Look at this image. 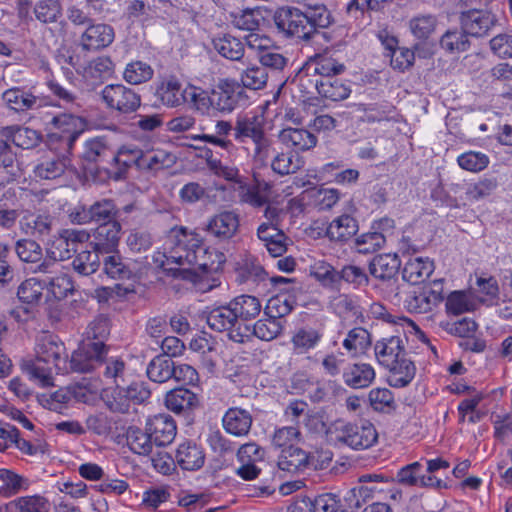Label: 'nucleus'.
Instances as JSON below:
<instances>
[{"label": "nucleus", "mask_w": 512, "mask_h": 512, "mask_svg": "<svg viewBox=\"0 0 512 512\" xmlns=\"http://www.w3.org/2000/svg\"><path fill=\"white\" fill-rule=\"evenodd\" d=\"M171 240L178 245L171 258L176 260L179 269H193L198 273H218L222 270L226 257L215 248L205 247L203 237L196 230L184 226L170 229Z\"/></svg>", "instance_id": "obj_1"}, {"label": "nucleus", "mask_w": 512, "mask_h": 512, "mask_svg": "<svg viewBox=\"0 0 512 512\" xmlns=\"http://www.w3.org/2000/svg\"><path fill=\"white\" fill-rule=\"evenodd\" d=\"M35 357L23 361L30 379L42 387L53 385V373H67L68 361L64 344L54 335L43 333L35 343Z\"/></svg>", "instance_id": "obj_2"}, {"label": "nucleus", "mask_w": 512, "mask_h": 512, "mask_svg": "<svg viewBox=\"0 0 512 512\" xmlns=\"http://www.w3.org/2000/svg\"><path fill=\"white\" fill-rule=\"evenodd\" d=\"M377 437V431L369 421L351 423L337 420L326 429V439L331 445L354 450L370 448L376 443Z\"/></svg>", "instance_id": "obj_3"}, {"label": "nucleus", "mask_w": 512, "mask_h": 512, "mask_svg": "<svg viewBox=\"0 0 512 512\" xmlns=\"http://www.w3.org/2000/svg\"><path fill=\"white\" fill-rule=\"evenodd\" d=\"M301 432L297 425L276 428L272 435V445L281 450L278 467L290 473L297 472L308 464V456L298 447Z\"/></svg>", "instance_id": "obj_4"}, {"label": "nucleus", "mask_w": 512, "mask_h": 512, "mask_svg": "<svg viewBox=\"0 0 512 512\" xmlns=\"http://www.w3.org/2000/svg\"><path fill=\"white\" fill-rule=\"evenodd\" d=\"M207 324L214 331L227 332L229 339L235 343L243 344L250 340L247 333L249 328L239 323L230 302L211 309L207 315Z\"/></svg>", "instance_id": "obj_5"}, {"label": "nucleus", "mask_w": 512, "mask_h": 512, "mask_svg": "<svg viewBox=\"0 0 512 512\" xmlns=\"http://www.w3.org/2000/svg\"><path fill=\"white\" fill-rule=\"evenodd\" d=\"M278 31L285 37L308 41L313 37L312 25L304 12L295 7L278 8L273 16Z\"/></svg>", "instance_id": "obj_6"}, {"label": "nucleus", "mask_w": 512, "mask_h": 512, "mask_svg": "<svg viewBox=\"0 0 512 512\" xmlns=\"http://www.w3.org/2000/svg\"><path fill=\"white\" fill-rule=\"evenodd\" d=\"M36 238L19 239L14 244V251L19 260L30 265L33 273L55 272L58 267L55 252L53 256H43L41 245L35 240Z\"/></svg>", "instance_id": "obj_7"}, {"label": "nucleus", "mask_w": 512, "mask_h": 512, "mask_svg": "<svg viewBox=\"0 0 512 512\" xmlns=\"http://www.w3.org/2000/svg\"><path fill=\"white\" fill-rule=\"evenodd\" d=\"M108 348L101 342L84 340L75 350L68 362V371L88 373L100 366L107 355Z\"/></svg>", "instance_id": "obj_8"}, {"label": "nucleus", "mask_w": 512, "mask_h": 512, "mask_svg": "<svg viewBox=\"0 0 512 512\" xmlns=\"http://www.w3.org/2000/svg\"><path fill=\"white\" fill-rule=\"evenodd\" d=\"M402 293L404 308L414 314L429 313L443 300L441 283L436 281L434 288H414Z\"/></svg>", "instance_id": "obj_9"}, {"label": "nucleus", "mask_w": 512, "mask_h": 512, "mask_svg": "<svg viewBox=\"0 0 512 512\" xmlns=\"http://www.w3.org/2000/svg\"><path fill=\"white\" fill-rule=\"evenodd\" d=\"M101 99L108 109L120 113H132L141 105V97L133 89L122 84H110L101 91Z\"/></svg>", "instance_id": "obj_10"}, {"label": "nucleus", "mask_w": 512, "mask_h": 512, "mask_svg": "<svg viewBox=\"0 0 512 512\" xmlns=\"http://www.w3.org/2000/svg\"><path fill=\"white\" fill-rule=\"evenodd\" d=\"M103 272L114 280H136L144 273V266L135 260L125 259L118 252L101 254Z\"/></svg>", "instance_id": "obj_11"}, {"label": "nucleus", "mask_w": 512, "mask_h": 512, "mask_svg": "<svg viewBox=\"0 0 512 512\" xmlns=\"http://www.w3.org/2000/svg\"><path fill=\"white\" fill-rule=\"evenodd\" d=\"M43 121L50 131L64 134L62 140L66 148L69 145H74L86 124L83 117L73 113H60L57 115H49L47 113L43 117Z\"/></svg>", "instance_id": "obj_12"}, {"label": "nucleus", "mask_w": 512, "mask_h": 512, "mask_svg": "<svg viewBox=\"0 0 512 512\" xmlns=\"http://www.w3.org/2000/svg\"><path fill=\"white\" fill-rule=\"evenodd\" d=\"M242 93V87L235 80H219L210 95L211 109L213 108L219 112H232L238 105Z\"/></svg>", "instance_id": "obj_13"}, {"label": "nucleus", "mask_w": 512, "mask_h": 512, "mask_svg": "<svg viewBox=\"0 0 512 512\" xmlns=\"http://www.w3.org/2000/svg\"><path fill=\"white\" fill-rule=\"evenodd\" d=\"M240 217L234 211H222L208 219L203 230L219 241H228L239 231Z\"/></svg>", "instance_id": "obj_14"}, {"label": "nucleus", "mask_w": 512, "mask_h": 512, "mask_svg": "<svg viewBox=\"0 0 512 512\" xmlns=\"http://www.w3.org/2000/svg\"><path fill=\"white\" fill-rule=\"evenodd\" d=\"M54 222L49 212L26 210L20 217L19 229L26 236L40 239L51 234Z\"/></svg>", "instance_id": "obj_15"}, {"label": "nucleus", "mask_w": 512, "mask_h": 512, "mask_svg": "<svg viewBox=\"0 0 512 512\" xmlns=\"http://www.w3.org/2000/svg\"><path fill=\"white\" fill-rule=\"evenodd\" d=\"M114 39L115 31L112 26L92 23L81 34L79 44L84 51H98L110 46Z\"/></svg>", "instance_id": "obj_16"}, {"label": "nucleus", "mask_w": 512, "mask_h": 512, "mask_svg": "<svg viewBox=\"0 0 512 512\" xmlns=\"http://www.w3.org/2000/svg\"><path fill=\"white\" fill-rule=\"evenodd\" d=\"M461 27L473 37H483L497 24L495 14L485 10H469L460 17Z\"/></svg>", "instance_id": "obj_17"}, {"label": "nucleus", "mask_w": 512, "mask_h": 512, "mask_svg": "<svg viewBox=\"0 0 512 512\" xmlns=\"http://www.w3.org/2000/svg\"><path fill=\"white\" fill-rule=\"evenodd\" d=\"M2 100L10 110L18 113L45 107L40 97L22 87L5 90L2 93Z\"/></svg>", "instance_id": "obj_18"}, {"label": "nucleus", "mask_w": 512, "mask_h": 512, "mask_svg": "<svg viewBox=\"0 0 512 512\" xmlns=\"http://www.w3.org/2000/svg\"><path fill=\"white\" fill-rule=\"evenodd\" d=\"M121 234V225L118 221H107L100 224L93 233L91 245L101 254L115 251Z\"/></svg>", "instance_id": "obj_19"}, {"label": "nucleus", "mask_w": 512, "mask_h": 512, "mask_svg": "<svg viewBox=\"0 0 512 512\" xmlns=\"http://www.w3.org/2000/svg\"><path fill=\"white\" fill-rule=\"evenodd\" d=\"M118 211L111 200L104 199L95 202L89 208H82L79 211L71 213V221L77 224H86L91 221L107 222L113 221L112 218L116 216Z\"/></svg>", "instance_id": "obj_20"}, {"label": "nucleus", "mask_w": 512, "mask_h": 512, "mask_svg": "<svg viewBox=\"0 0 512 512\" xmlns=\"http://www.w3.org/2000/svg\"><path fill=\"white\" fill-rule=\"evenodd\" d=\"M146 430L157 446H166L173 442L177 433L175 420L168 414H157L149 418Z\"/></svg>", "instance_id": "obj_21"}, {"label": "nucleus", "mask_w": 512, "mask_h": 512, "mask_svg": "<svg viewBox=\"0 0 512 512\" xmlns=\"http://www.w3.org/2000/svg\"><path fill=\"white\" fill-rule=\"evenodd\" d=\"M71 167V160L66 155L51 154L44 156L34 167V174L43 180L61 178Z\"/></svg>", "instance_id": "obj_22"}, {"label": "nucleus", "mask_w": 512, "mask_h": 512, "mask_svg": "<svg viewBox=\"0 0 512 512\" xmlns=\"http://www.w3.org/2000/svg\"><path fill=\"white\" fill-rule=\"evenodd\" d=\"M265 120L262 115H239L234 122V139L239 143H247L265 132Z\"/></svg>", "instance_id": "obj_23"}, {"label": "nucleus", "mask_w": 512, "mask_h": 512, "mask_svg": "<svg viewBox=\"0 0 512 512\" xmlns=\"http://www.w3.org/2000/svg\"><path fill=\"white\" fill-rule=\"evenodd\" d=\"M252 423L253 418L250 412L238 407L229 408L222 418L224 430L235 437L247 436Z\"/></svg>", "instance_id": "obj_24"}, {"label": "nucleus", "mask_w": 512, "mask_h": 512, "mask_svg": "<svg viewBox=\"0 0 512 512\" xmlns=\"http://www.w3.org/2000/svg\"><path fill=\"white\" fill-rule=\"evenodd\" d=\"M155 96L161 104L167 107L173 108L184 104V89L175 76H168L160 80L156 86Z\"/></svg>", "instance_id": "obj_25"}, {"label": "nucleus", "mask_w": 512, "mask_h": 512, "mask_svg": "<svg viewBox=\"0 0 512 512\" xmlns=\"http://www.w3.org/2000/svg\"><path fill=\"white\" fill-rule=\"evenodd\" d=\"M176 162L174 154L164 149H141L140 171L156 174L157 172L170 168Z\"/></svg>", "instance_id": "obj_26"}, {"label": "nucleus", "mask_w": 512, "mask_h": 512, "mask_svg": "<svg viewBox=\"0 0 512 512\" xmlns=\"http://www.w3.org/2000/svg\"><path fill=\"white\" fill-rule=\"evenodd\" d=\"M175 461L183 470L195 471L204 465L205 454L195 442L185 441L178 446Z\"/></svg>", "instance_id": "obj_27"}, {"label": "nucleus", "mask_w": 512, "mask_h": 512, "mask_svg": "<svg viewBox=\"0 0 512 512\" xmlns=\"http://www.w3.org/2000/svg\"><path fill=\"white\" fill-rule=\"evenodd\" d=\"M374 350L379 363L384 367L391 366L395 360L406 354L404 340L399 335L383 338L375 344Z\"/></svg>", "instance_id": "obj_28"}, {"label": "nucleus", "mask_w": 512, "mask_h": 512, "mask_svg": "<svg viewBox=\"0 0 512 512\" xmlns=\"http://www.w3.org/2000/svg\"><path fill=\"white\" fill-rule=\"evenodd\" d=\"M343 382L352 389L368 387L375 379L374 368L366 363H354L342 372Z\"/></svg>", "instance_id": "obj_29"}, {"label": "nucleus", "mask_w": 512, "mask_h": 512, "mask_svg": "<svg viewBox=\"0 0 512 512\" xmlns=\"http://www.w3.org/2000/svg\"><path fill=\"white\" fill-rule=\"evenodd\" d=\"M271 185L268 182H257L247 185L244 181L239 186V201L254 208H261L269 203Z\"/></svg>", "instance_id": "obj_30"}, {"label": "nucleus", "mask_w": 512, "mask_h": 512, "mask_svg": "<svg viewBox=\"0 0 512 512\" xmlns=\"http://www.w3.org/2000/svg\"><path fill=\"white\" fill-rule=\"evenodd\" d=\"M140 158L141 149L136 145H123L117 153L113 156V162L117 166V171L114 174L115 180H121L126 177V174L132 166H135L140 171Z\"/></svg>", "instance_id": "obj_31"}, {"label": "nucleus", "mask_w": 512, "mask_h": 512, "mask_svg": "<svg viewBox=\"0 0 512 512\" xmlns=\"http://www.w3.org/2000/svg\"><path fill=\"white\" fill-rule=\"evenodd\" d=\"M434 271V263L428 257L410 258L404 265L403 279L413 285L424 282Z\"/></svg>", "instance_id": "obj_32"}, {"label": "nucleus", "mask_w": 512, "mask_h": 512, "mask_svg": "<svg viewBox=\"0 0 512 512\" xmlns=\"http://www.w3.org/2000/svg\"><path fill=\"white\" fill-rule=\"evenodd\" d=\"M279 137L283 144L298 151L310 150L317 144V137L303 128H285Z\"/></svg>", "instance_id": "obj_33"}, {"label": "nucleus", "mask_w": 512, "mask_h": 512, "mask_svg": "<svg viewBox=\"0 0 512 512\" xmlns=\"http://www.w3.org/2000/svg\"><path fill=\"white\" fill-rule=\"evenodd\" d=\"M235 315L242 324L244 321L255 319L262 310V304L260 300L253 295H239L229 301Z\"/></svg>", "instance_id": "obj_34"}, {"label": "nucleus", "mask_w": 512, "mask_h": 512, "mask_svg": "<svg viewBox=\"0 0 512 512\" xmlns=\"http://www.w3.org/2000/svg\"><path fill=\"white\" fill-rule=\"evenodd\" d=\"M386 368L390 371V384L397 388L407 386L416 373L414 363L407 358L406 354L395 360L391 366H386Z\"/></svg>", "instance_id": "obj_35"}, {"label": "nucleus", "mask_w": 512, "mask_h": 512, "mask_svg": "<svg viewBox=\"0 0 512 512\" xmlns=\"http://www.w3.org/2000/svg\"><path fill=\"white\" fill-rule=\"evenodd\" d=\"M358 231V223L349 214H343L331 221L327 227V236L331 240L346 241L352 238Z\"/></svg>", "instance_id": "obj_36"}, {"label": "nucleus", "mask_w": 512, "mask_h": 512, "mask_svg": "<svg viewBox=\"0 0 512 512\" xmlns=\"http://www.w3.org/2000/svg\"><path fill=\"white\" fill-rule=\"evenodd\" d=\"M401 262L397 254H380L370 263L371 274L382 280H390L398 273Z\"/></svg>", "instance_id": "obj_37"}, {"label": "nucleus", "mask_w": 512, "mask_h": 512, "mask_svg": "<svg viewBox=\"0 0 512 512\" xmlns=\"http://www.w3.org/2000/svg\"><path fill=\"white\" fill-rule=\"evenodd\" d=\"M30 481L13 470L0 468V495L12 497L28 490Z\"/></svg>", "instance_id": "obj_38"}, {"label": "nucleus", "mask_w": 512, "mask_h": 512, "mask_svg": "<svg viewBox=\"0 0 512 512\" xmlns=\"http://www.w3.org/2000/svg\"><path fill=\"white\" fill-rule=\"evenodd\" d=\"M305 161L295 151L280 152L271 161L272 170L281 176L290 175L303 168Z\"/></svg>", "instance_id": "obj_39"}, {"label": "nucleus", "mask_w": 512, "mask_h": 512, "mask_svg": "<svg viewBox=\"0 0 512 512\" xmlns=\"http://www.w3.org/2000/svg\"><path fill=\"white\" fill-rule=\"evenodd\" d=\"M201 156L206 159L208 169L217 177L226 181L240 184L244 181L236 166L223 164L219 159L213 157L210 149H204Z\"/></svg>", "instance_id": "obj_40"}, {"label": "nucleus", "mask_w": 512, "mask_h": 512, "mask_svg": "<svg viewBox=\"0 0 512 512\" xmlns=\"http://www.w3.org/2000/svg\"><path fill=\"white\" fill-rule=\"evenodd\" d=\"M198 404L196 394L188 389L177 388L169 391L165 397V406L168 410L181 413L192 409Z\"/></svg>", "instance_id": "obj_41"}, {"label": "nucleus", "mask_w": 512, "mask_h": 512, "mask_svg": "<svg viewBox=\"0 0 512 512\" xmlns=\"http://www.w3.org/2000/svg\"><path fill=\"white\" fill-rule=\"evenodd\" d=\"M214 49L224 58L239 61L244 56V44L230 34H224L213 39Z\"/></svg>", "instance_id": "obj_42"}, {"label": "nucleus", "mask_w": 512, "mask_h": 512, "mask_svg": "<svg viewBox=\"0 0 512 512\" xmlns=\"http://www.w3.org/2000/svg\"><path fill=\"white\" fill-rule=\"evenodd\" d=\"M44 279L45 288H47L55 298H65L69 293L74 290V285L71 278L62 271V266L58 262V267L55 272H47Z\"/></svg>", "instance_id": "obj_43"}, {"label": "nucleus", "mask_w": 512, "mask_h": 512, "mask_svg": "<svg viewBox=\"0 0 512 512\" xmlns=\"http://www.w3.org/2000/svg\"><path fill=\"white\" fill-rule=\"evenodd\" d=\"M114 68L115 65L110 57L98 56L83 68V76L86 79L102 82L112 77Z\"/></svg>", "instance_id": "obj_44"}, {"label": "nucleus", "mask_w": 512, "mask_h": 512, "mask_svg": "<svg viewBox=\"0 0 512 512\" xmlns=\"http://www.w3.org/2000/svg\"><path fill=\"white\" fill-rule=\"evenodd\" d=\"M498 180L494 176H484L477 182L470 183L465 189V198L470 202L480 201L491 196L498 188Z\"/></svg>", "instance_id": "obj_45"}, {"label": "nucleus", "mask_w": 512, "mask_h": 512, "mask_svg": "<svg viewBox=\"0 0 512 512\" xmlns=\"http://www.w3.org/2000/svg\"><path fill=\"white\" fill-rule=\"evenodd\" d=\"M316 88L318 93L332 101H341L349 97L350 88L335 78H324L316 82Z\"/></svg>", "instance_id": "obj_46"}, {"label": "nucleus", "mask_w": 512, "mask_h": 512, "mask_svg": "<svg viewBox=\"0 0 512 512\" xmlns=\"http://www.w3.org/2000/svg\"><path fill=\"white\" fill-rule=\"evenodd\" d=\"M323 335L319 330L313 328H301L292 336L293 349L298 354L307 353L314 349L321 341Z\"/></svg>", "instance_id": "obj_47"}, {"label": "nucleus", "mask_w": 512, "mask_h": 512, "mask_svg": "<svg viewBox=\"0 0 512 512\" xmlns=\"http://www.w3.org/2000/svg\"><path fill=\"white\" fill-rule=\"evenodd\" d=\"M183 97L184 104H189L192 109L201 114H209L211 110V97L206 90L189 84L184 88Z\"/></svg>", "instance_id": "obj_48"}, {"label": "nucleus", "mask_w": 512, "mask_h": 512, "mask_svg": "<svg viewBox=\"0 0 512 512\" xmlns=\"http://www.w3.org/2000/svg\"><path fill=\"white\" fill-rule=\"evenodd\" d=\"M103 377L106 381L118 386L124 384L128 375L126 362L121 357L104 358L102 364Z\"/></svg>", "instance_id": "obj_49"}, {"label": "nucleus", "mask_w": 512, "mask_h": 512, "mask_svg": "<svg viewBox=\"0 0 512 512\" xmlns=\"http://www.w3.org/2000/svg\"><path fill=\"white\" fill-rule=\"evenodd\" d=\"M174 361L166 356H156L147 367V376L156 383H164L173 376Z\"/></svg>", "instance_id": "obj_50"}, {"label": "nucleus", "mask_w": 512, "mask_h": 512, "mask_svg": "<svg viewBox=\"0 0 512 512\" xmlns=\"http://www.w3.org/2000/svg\"><path fill=\"white\" fill-rule=\"evenodd\" d=\"M215 131L216 135L202 134L194 136L193 139L219 146L228 151L234 148L232 141L224 138L228 136L232 131L234 132V125H232L229 121L219 120L216 122Z\"/></svg>", "instance_id": "obj_51"}, {"label": "nucleus", "mask_w": 512, "mask_h": 512, "mask_svg": "<svg viewBox=\"0 0 512 512\" xmlns=\"http://www.w3.org/2000/svg\"><path fill=\"white\" fill-rule=\"evenodd\" d=\"M154 70L146 62L132 61L128 63L123 72L124 80L131 85H139L153 78Z\"/></svg>", "instance_id": "obj_52"}, {"label": "nucleus", "mask_w": 512, "mask_h": 512, "mask_svg": "<svg viewBox=\"0 0 512 512\" xmlns=\"http://www.w3.org/2000/svg\"><path fill=\"white\" fill-rule=\"evenodd\" d=\"M469 34L461 30H449L440 39V46L449 53H462L469 49Z\"/></svg>", "instance_id": "obj_53"}, {"label": "nucleus", "mask_w": 512, "mask_h": 512, "mask_svg": "<svg viewBox=\"0 0 512 512\" xmlns=\"http://www.w3.org/2000/svg\"><path fill=\"white\" fill-rule=\"evenodd\" d=\"M101 253L93 251H82L76 255L72 262L74 270L82 276H88L95 273L101 264Z\"/></svg>", "instance_id": "obj_54"}, {"label": "nucleus", "mask_w": 512, "mask_h": 512, "mask_svg": "<svg viewBox=\"0 0 512 512\" xmlns=\"http://www.w3.org/2000/svg\"><path fill=\"white\" fill-rule=\"evenodd\" d=\"M11 512H48V500L39 495L19 497L9 503Z\"/></svg>", "instance_id": "obj_55"}, {"label": "nucleus", "mask_w": 512, "mask_h": 512, "mask_svg": "<svg viewBox=\"0 0 512 512\" xmlns=\"http://www.w3.org/2000/svg\"><path fill=\"white\" fill-rule=\"evenodd\" d=\"M216 342L212 337H208L206 334L198 335L190 341V349L203 356V363L210 369H213L216 365V357L213 356L215 353Z\"/></svg>", "instance_id": "obj_56"}, {"label": "nucleus", "mask_w": 512, "mask_h": 512, "mask_svg": "<svg viewBox=\"0 0 512 512\" xmlns=\"http://www.w3.org/2000/svg\"><path fill=\"white\" fill-rule=\"evenodd\" d=\"M153 439L146 430L143 432L138 428H130L127 432V444L132 452L139 455H148L152 452Z\"/></svg>", "instance_id": "obj_57"}, {"label": "nucleus", "mask_w": 512, "mask_h": 512, "mask_svg": "<svg viewBox=\"0 0 512 512\" xmlns=\"http://www.w3.org/2000/svg\"><path fill=\"white\" fill-rule=\"evenodd\" d=\"M437 18L432 14L414 16L409 21V28L414 37L419 40L428 39L435 31Z\"/></svg>", "instance_id": "obj_58"}, {"label": "nucleus", "mask_w": 512, "mask_h": 512, "mask_svg": "<svg viewBox=\"0 0 512 512\" xmlns=\"http://www.w3.org/2000/svg\"><path fill=\"white\" fill-rule=\"evenodd\" d=\"M45 288L44 279L32 277L23 281L18 287L17 295L20 301L28 304L37 303L42 298Z\"/></svg>", "instance_id": "obj_59"}, {"label": "nucleus", "mask_w": 512, "mask_h": 512, "mask_svg": "<svg viewBox=\"0 0 512 512\" xmlns=\"http://www.w3.org/2000/svg\"><path fill=\"white\" fill-rule=\"evenodd\" d=\"M283 330V321L275 320L268 316L258 320L253 325V335L263 341H272L277 338Z\"/></svg>", "instance_id": "obj_60"}, {"label": "nucleus", "mask_w": 512, "mask_h": 512, "mask_svg": "<svg viewBox=\"0 0 512 512\" xmlns=\"http://www.w3.org/2000/svg\"><path fill=\"white\" fill-rule=\"evenodd\" d=\"M314 72L324 78H333L344 72L345 66L328 54L316 55L314 60Z\"/></svg>", "instance_id": "obj_61"}, {"label": "nucleus", "mask_w": 512, "mask_h": 512, "mask_svg": "<svg viewBox=\"0 0 512 512\" xmlns=\"http://www.w3.org/2000/svg\"><path fill=\"white\" fill-rule=\"evenodd\" d=\"M34 14L44 24L55 23L62 15V7L57 0H41L35 4Z\"/></svg>", "instance_id": "obj_62"}, {"label": "nucleus", "mask_w": 512, "mask_h": 512, "mask_svg": "<svg viewBox=\"0 0 512 512\" xmlns=\"http://www.w3.org/2000/svg\"><path fill=\"white\" fill-rule=\"evenodd\" d=\"M457 163L463 170L476 173L486 169L490 160L485 153L468 151L457 157Z\"/></svg>", "instance_id": "obj_63"}, {"label": "nucleus", "mask_w": 512, "mask_h": 512, "mask_svg": "<svg viewBox=\"0 0 512 512\" xmlns=\"http://www.w3.org/2000/svg\"><path fill=\"white\" fill-rule=\"evenodd\" d=\"M369 344V333L366 329L356 327L350 330L343 341V347L356 356L362 352Z\"/></svg>", "instance_id": "obj_64"}]
</instances>
